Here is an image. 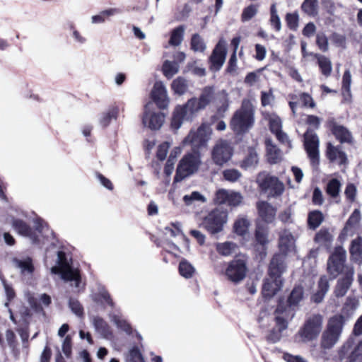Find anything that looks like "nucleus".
I'll return each instance as SVG.
<instances>
[{"mask_svg":"<svg viewBox=\"0 0 362 362\" xmlns=\"http://www.w3.org/2000/svg\"><path fill=\"white\" fill-rule=\"evenodd\" d=\"M324 216L322 213L318 210L310 211L308 217V224L310 228L316 229L322 223Z\"/></svg>","mask_w":362,"mask_h":362,"instance_id":"41","label":"nucleus"},{"mask_svg":"<svg viewBox=\"0 0 362 362\" xmlns=\"http://www.w3.org/2000/svg\"><path fill=\"white\" fill-rule=\"evenodd\" d=\"M27 217V212L20 209H11L6 217V222L11 224L13 230L19 235L28 237L33 243H37L38 240L33 235L31 228L21 218Z\"/></svg>","mask_w":362,"mask_h":362,"instance_id":"11","label":"nucleus"},{"mask_svg":"<svg viewBox=\"0 0 362 362\" xmlns=\"http://www.w3.org/2000/svg\"><path fill=\"white\" fill-rule=\"evenodd\" d=\"M278 247L279 252L273 258L278 257V264L281 263L284 267H286V258L296 255V238L290 230L284 229L279 232Z\"/></svg>","mask_w":362,"mask_h":362,"instance_id":"8","label":"nucleus"},{"mask_svg":"<svg viewBox=\"0 0 362 362\" xmlns=\"http://www.w3.org/2000/svg\"><path fill=\"white\" fill-rule=\"evenodd\" d=\"M182 200L186 206L196 205L197 204H204L206 202V198L200 192L194 191L189 194H185Z\"/></svg>","mask_w":362,"mask_h":362,"instance_id":"39","label":"nucleus"},{"mask_svg":"<svg viewBox=\"0 0 362 362\" xmlns=\"http://www.w3.org/2000/svg\"><path fill=\"white\" fill-rule=\"evenodd\" d=\"M95 331L103 338L110 339L112 332L107 323L101 317L96 316L92 320Z\"/></svg>","mask_w":362,"mask_h":362,"instance_id":"30","label":"nucleus"},{"mask_svg":"<svg viewBox=\"0 0 362 362\" xmlns=\"http://www.w3.org/2000/svg\"><path fill=\"white\" fill-rule=\"evenodd\" d=\"M110 320L118 329H120L127 334L132 333V327L129 323L119 313L110 314Z\"/></svg>","mask_w":362,"mask_h":362,"instance_id":"36","label":"nucleus"},{"mask_svg":"<svg viewBox=\"0 0 362 362\" xmlns=\"http://www.w3.org/2000/svg\"><path fill=\"white\" fill-rule=\"evenodd\" d=\"M226 204L230 206H237L240 205L243 201L242 194L240 192L233 190H228Z\"/></svg>","mask_w":362,"mask_h":362,"instance_id":"50","label":"nucleus"},{"mask_svg":"<svg viewBox=\"0 0 362 362\" xmlns=\"http://www.w3.org/2000/svg\"><path fill=\"white\" fill-rule=\"evenodd\" d=\"M354 274V269H349L343 277L338 279L334 288V293L337 297H342L345 296L352 284Z\"/></svg>","mask_w":362,"mask_h":362,"instance_id":"22","label":"nucleus"},{"mask_svg":"<svg viewBox=\"0 0 362 362\" xmlns=\"http://www.w3.org/2000/svg\"><path fill=\"white\" fill-rule=\"evenodd\" d=\"M227 221L228 212L219 209H215L204 218L202 226L209 233L216 234L222 231Z\"/></svg>","mask_w":362,"mask_h":362,"instance_id":"12","label":"nucleus"},{"mask_svg":"<svg viewBox=\"0 0 362 362\" xmlns=\"http://www.w3.org/2000/svg\"><path fill=\"white\" fill-rule=\"evenodd\" d=\"M304 298V291L303 288L302 286H298L294 287L292 290L288 298V303H286L288 306H291V308H296L300 301L303 300Z\"/></svg>","mask_w":362,"mask_h":362,"instance_id":"34","label":"nucleus"},{"mask_svg":"<svg viewBox=\"0 0 362 362\" xmlns=\"http://www.w3.org/2000/svg\"><path fill=\"white\" fill-rule=\"evenodd\" d=\"M341 187V182L337 178H332L327 184L326 192L331 197L336 198L339 194Z\"/></svg>","mask_w":362,"mask_h":362,"instance_id":"45","label":"nucleus"},{"mask_svg":"<svg viewBox=\"0 0 362 362\" xmlns=\"http://www.w3.org/2000/svg\"><path fill=\"white\" fill-rule=\"evenodd\" d=\"M301 9L309 16L315 17L318 14V1L304 0L301 5Z\"/></svg>","mask_w":362,"mask_h":362,"instance_id":"42","label":"nucleus"},{"mask_svg":"<svg viewBox=\"0 0 362 362\" xmlns=\"http://www.w3.org/2000/svg\"><path fill=\"white\" fill-rule=\"evenodd\" d=\"M228 190L225 189H218L214 197V202L218 205L226 204L227 201Z\"/></svg>","mask_w":362,"mask_h":362,"instance_id":"56","label":"nucleus"},{"mask_svg":"<svg viewBox=\"0 0 362 362\" xmlns=\"http://www.w3.org/2000/svg\"><path fill=\"white\" fill-rule=\"evenodd\" d=\"M165 115L156 110L153 103H148L144 109L142 124L151 130H158L165 122Z\"/></svg>","mask_w":362,"mask_h":362,"instance_id":"13","label":"nucleus"},{"mask_svg":"<svg viewBox=\"0 0 362 362\" xmlns=\"http://www.w3.org/2000/svg\"><path fill=\"white\" fill-rule=\"evenodd\" d=\"M170 146L171 144L168 141H165L158 146L156 152V157L158 160L163 161L166 158Z\"/></svg>","mask_w":362,"mask_h":362,"instance_id":"57","label":"nucleus"},{"mask_svg":"<svg viewBox=\"0 0 362 362\" xmlns=\"http://www.w3.org/2000/svg\"><path fill=\"white\" fill-rule=\"evenodd\" d=\"M179 64L177 62L165 60L162 67L163 74L168 78H171L179 71Z\"/></svg>","mask_w":362,"mask_h":362,"instance_id":"43","label":"nucleus"},{"mask_svg":"<svg viewBox=\"0 0 362 362\" xmlns=\"http://www.w3.org/2000/svg\"><path fill=\"white\" fill-rule=\"evenodd\" d=\"M361 220V213L358 209H355L349 218L344 230H348L349 228L354 227Z\"/></svg>","mask_w":362,"mask_h":362,"instance_id":"58","label":"nucleus"},{"mask_svg":"<svg viewBox=\"0 0 362 362\" xmlns=\"http://www.w3.org/2000/svg\"><path fill=\"white\" fill-rule=\"evenodd\" d=\"M119 114V107L112 105L102 112L98 118V122L103 127H107L112 119L116 120Z\"/></svg>","mask_w":362,"mask_h":362,"instance_id":"28","label":"nucleus"},{"mask_svg":"<svg viewBox=\"0 0 362 362\" xmlns=\"http://www.w3.org/2000/svg\"><path fill=\"white\" fill-rule=\"evenodd\" d=\"M257 209L259 217L266 223H272L276 217V209L266 201L257 203Z\"/></svg>","mask_w":362,"mask_h":362,"instance_id":"23","label":"nucleus"},{"mask_svg":"<svg viewBox=\"0 0 362 362\" xmlns=\"http://www.w3.org/2000/svg\"><path fill=\"white\" fill-rule=\"evenodd\" d=\"M119 13V10L115 8H111L100 11L98 14L91 16L92 24H101L105 23L106 19L110 16Z\"/></svg>","mask_w":362,"mask_h":362,"instance_id":"37","label":"nucleus"},{"mask_svg":"<svg viewBox=\"0 0 362 362\" xmlns=\"http://www.w3.org/2000/svg\"><path fill=\"white\" fill-rule=\"evenodd\" d=\"M332 133L341 143H351L352 141L351 133L344 126L334 125Z\"/></svg>","mask_w":362,"mask_h":362,"instance_id":"31","label":"nucleus"},{"mask_svg":"<svg viewBox=\"0 0 362 362\" xmlns=\"http://www.w3.org/2000/svg\"><path fill=\"white\" fill-rule=\"evenodd\" d=\"M51 273L59 274L61 279L66 282H69L71 286L79 287L81 282L79 271L72 266L71 259H69L64 252H57V265L51 268Z\"/></svg>","mask_w":362,"mask_h":362,"instance_id":"3","label":"nucleus"},{"mask_svg":"<svg viewBox=\"0 0 362 362\" xmlns=\"http://www.w3.org/2000/svg\"><path fill=\"white\" fill-rule=\"evenodd\" d=\"M216 250L223 256H230L235 252L237 245L232 242H224L216 245Z\"/></svg>","mask_w":362,"mask_h":362,"instance_id":"46","label":"nucleus"},{"mask_svg":"<svg viewBox=\"0 0 362 362\" xmlns=\"http://www.w3.org/2000/svg\"><path fill=\"white\" fill-rule=\"evenodd\" d=\"M277 260L278 257L272 258L269 268V276L264 281L262 294L265 298H272L282 287L281 274L286 271V267L281 263L278 264Z\"/></svg>","mask_w":362,"mask_h":362,"instance_id":"4","label":"nucleus"},{"mask_svg":"<svg viewBox=\"0 0 362 362\" xmlns=\"http://www.w3.org/2000/svg\"><path fill=\"white\" fill-rule=\"evenodd\" d=\"M326 155L327 158L332 163L344 165L347 162L346 155L341 150V147L334 146L330 143L327 144Z\"/></svg>","mask_w":362,"mask_h":362,"instance_id":"26","label":"nucleus"},{"mask_svg":"<svg viewBox=\"0 0 362 362\" xmlns=\"http://www.w3.org/2000/svg\"><path fill=\"white\" fill-rule=\"evenodd\" d=\"M214 90L211 86L204 88L199 98H192L182 105H177L173 110L171 127L179 129L185 120H192L197 112L204 109L214 99Z\"/></svg>","mask_w":362,"mask_h":362,"instance_id":"1","label":"nucleus"},{"mask_svg":"<svg viewBox=\"0 0 362 362\" xmlns=\"http://www.w3.org/2000/svg\"><path fill=\"white\" fill-rule=\"evenodd\" d=\"M179 273L185 279H190L193 276L195 269L187 260H182L179 264Z\"/></svg>","mask_w":362,"mask_h":362,"instance_id":"48","label":"nucleus"},{"mask_svg":"<svg viewBox=\"0 0 362 362\" xmlns=\"http://www.w3.org/2000/svg\"><path fill=\"white\" fill-rule=\"evenodd\" d=\"M255 238L257 243L264 245L268 243L267 232L262 228L258 227L255 231Z\"/></svg>","mask_w":362,"mask_h":362,"instance_id":"63","label":"nucleus"},{"mask_svg":"<svg viewBox=\"0 0 362 362\" xmlns=\"http://www.w3.org/2000/svg\"><path fill=\"white\" fill-rule=\"evenodd\" d=\"M323 316L313 314L309 316L298 329L294 338L298 343H308L316 340L322 329Z\"/></svg>","mask_w":362,"mask_h":362,"instance_id":"5","label":"nucleus"},{"mask_svg":"<svg viewBox=\"0 0 362 362\" xmlns=\"http://www.w3.org/2000/svg\"><path fill=\"white\" fill-rule=\"evenodd\" d=\"M247 272L245 257H237L228 263L224 274L229 281L238 284L245 278Z\"/></svg>","mask_w":362,"mask_h":362,"instance_id":"14","label":"nucleus"},{"mask_svg":"<svg viewBox=\"0 0 362 362\" xmlns=\"http://www.w3.org/2000/svg\"><path fill=\"white\" fill-rule=\"evenodd\" d=\"M151 97L156 105L160 109H165L168 107L170 100L165 85L161 81L155 83L151 91Z\"/></svg>","mask_w":362,"mask_h":362,"instance_id":"20","label":"nucleus"},{"mask_svg":"<svg viewBox=\"0 0 362 362\" xmlns=\"http://www.w3.org/2000/svg\"><path fill=\"white\" fill-rule=\"evenodd\" d=\"M315 240L319 244L327 245L332 240V237L327 230H321L316 234Z\"/></svg>","mask_w":362,"mask_h":362,"instance_id":"53","label":"nucleus"},{"mask_svg":"<svg viewBox=\"0 0 362 362\" xmlns=\"http://www.w3.org/2000/svg\"><path fill=\"white\" fill-rule=\"evenodd\" d=\"M258 163H259L258 154L254 149H250L249 151L248 155L242 161V163L240 164V167L245 170L255 168L257 165Z\"/></svg>","mask_w":362,"mask_h":362,"instance_id":"40","label":"nucleus"},{"mask_svg":"<svg viewBox=\"0 0 362 362\" xmlns=\"http://www.w3.org/2000/svg\"><path fill=\"white\" fill-rule=\"evenodd\" d=\"M12 264L13 266L19 271L21 274L24 276H32L35 270L33 260L28 257L13 258L12 259Z\"/></svg>","mask_w":362,"mask_h":362,"instance_id":"25","label":"nucleus"},{"mask_svg":"<svg viewBox=\"0 0 362 362\" xmlns=\"http://www.w3.org/2000/svg\"><path fill=\"white\" fill-rule=\"evenodd\" d=\"M256 182L259 189L267 194L269 198H278L285 190V185L277 177L263 171L258 173Z\"/></svg>","mask_w":362,"mask_h":362,"instance_id":"6","label":"nucleus"},{"mask_svg":"<svg viewBox=\"0 0 362 362\" xmlns=\"http://www.w3.org/2000/svg\"><path fill=\"white\" fill-rule=\"evenodd\" d=\"M299 17L297 13H288L286 21L288 28L291 30H296L298 26Z\"/></svg>","mask_w":362,"mask_h":362,"instance_id":"62","label":"nucleus"},{"mask_svg":"<svg viewBox=\"0 0 362 362\" xmlns=\"http://www.w3.org/2000/svg\"><path fill=\"white\" fill-rule=\"evenodd\" d=\"M171 87L175 93L181 95L187 91L188 83L186 79L180 76L173 81Z\"/></svg>","mask_w":362,"mask_h":362,"instance_id":"44","label":"nucleus"},{"mask_svg":"<svg viewBox=\"0 0 362 362\" xmlns=\"http://www.w3.org/2000/svg\"><path fill=\"white\" fill-rule=\"evenodd\" d=\"M255 109L249 99H243L241 107L233 115L230 121V128L236 134L245 133L250 129L255 122Z\"/></svg>","mask_w":362,"mask_h":362,"instance_id":"2","label":"nucleus"},{"mask_svg":"<svg viewBox=\"0 0 362 362\" xmlns=\"http://www.w3.org/2000/svg\"><path fill=\"white\" fill-rule=\"evenodd\" d=\"M346 258V252L342 247H337L329 257L327 269L330 274L336 276L343 269Z\"/></svg>","mask_w":362,"mask_h":362,"instance_id":"19","label":"nucleus"},{"mask_svg":"<svg viewBox=\"0 0 362 362\" xmlns=\"http://www.w3.org/2000/svg\"><path fill=\"white\" fill-rule=\"evenodd\" d=\"M344 325L340 316H333L327 323L325 330L322 332L320 346L323 349H330L339 341Z\"/></svg>","mask_w":362,"mask_h":362,"instance_id":"9","label":"nucleus"},{"mask_svg":"<svg viewBox=\"0 0 362 362\" xmlns=\"http://www.w3.org/2000/svg\"><path fill=\"white\" fill-rule=\"evenodd\" d=\"M267 156L270 163H276L281 159V151L270 141H266Z\"/></svg>","mask_w":362,"mask_h":362,"instance_id":"35","label":"nucleus"},{"mask_svg":"<svg viewBox=\"0 0 362 362\" xmlns=\"http://www.w3.org/2000/svg\"><path fill=\"white\" fill-rule=\"evenodd\" d=\"M185 33V27L182 25L175 28L172 33L169 40V45L172 46H178L183 40Z\"/></svg>","mask_w":362,"mask_h":362,"instance_id":"47","label":"nucleus"},{"mask_svg":"<svg viewBox=\"0 0 362 362\" xmlns=\"http://www.w3.org/2000/svg\"><path fill=\"white\" fill-rule=\"evenodd\" d=\"M270 23L271 25L276 29V30L279 31L281 29V20L279 15L277 14L275 4H272L271 6Z\"/></svg>","mask_w":362,"mask_h":362,"instance_id":"54","label":"nucleus"},{"mask_svg":"<svg viewBox=\"0 0 362 362\" xmlns=\"http://www.w3.org/2000/svg\"><path fill=\"white\" fill-rule=\"evenodd\" d=\"M227 54L226 42L223 38H221L214 47L210 57V69L216 72L223 66Z\"/></svg>","mask_w":362,"mask_h":362,"instance_id":"18","label":"nucleus"},{"mask_svg":"<svg viewBox=\"0 0 362 362\" xmlns=\"http://www.w3.org/2000/svg\"><path fill=\"white\" fill-rule=\"evenodd\" d=\"M125 361L126 362H145L140 350L136 346L129 349L125 356Z\"/></svg>","mask_w":362,"mask_h":362,"instance_id":"49","label":"nucleus"},{"mask_svg":"<svg viewBox=\"0 0 362 362\" xmlns=\"http://www.w3.org/2000/svg\"><path fill=\"white\" fill-rule=\"evenodd\" d=\"M223 176L224 180L230 182H235L241 177L242 174L237 169L230 168L223 171Z\"/></svg>","mask_w":362,"mask_h":362,"instance_id":"52","label":"nucleus"},{"mask_svg":"<svg viewBox=\"0 0 362 362\" xmlns=\"http://www.w3.org/2000/svg\"><path fill=\"white\" fill-rule=\"evenodd\" d=\"M233 156V148L229 143L225 140L218 141L214 146L211 158L215 164L223 165L227 163Z\"/></svg>","mask_w":362,"mask_h":362,"instance_id":"17","label":"nucleus"},{"mask_svg":"<svg viewBox=\"0 0 362 362\" xmlns=\"http://www.w3.org/2000/svg\"><path fill=\"white\" fill-rule=\"evenodd\" d=\"M329 287L327 278L326 276L321 277L318 282V290L312 297L313 300L317 303L322 302L329 290Z\"/></svg>","mask_w":362,"mask_h":362,"instance_id":"32","label":"nucleus"},{"mask_svg":"<svg viewBox=\"0 0 362 362\" xmlns=\"http://www.w3.org/2000/svg\"><path fill=\"white\" fill-rule=\"evenodd\" d=\"M191 47L194 52H202L206 47L202 37L198 34H194L192 37Z\"/></svg>","mask_w":362,"mask_h":362,"instance_id":"51","label":"nucleus"},{"mask_svg":"<svg viewBox=\"0 0 362 362\" xmlns=\"http://www.w3.org/2000/svg\"><path fill=\"white\" fill-rule=\"evenodd\" d=\"M314 57L317 59L321 73L326 77L329 76L332 71V64L330 59L318 54H315Z\"/></svg>","mask_w":362,"mask_h":362,"instance_id":"38","label":"nucleus"},{"mask_svg":"<svg viewBox=\"0 0 362 362\" xmlns=\"http://www.w3.org/2000/svg\"><path fill=\"white\" fill-rule=\"evenodd\" d=\"M257 12V8L256 6L250 5L246 7L242 13L243 21H247L254 17Z\"/></svg>","mask_w":362,"mask_h":362,"instance_id":"60","label":"nucleus"},{"mask_svg":"<svg viewBox=\"0 0 362 362\" xmlns=\"http://www.w3.org/2000/svg\"><path fill=\"white\" fill-rule=\"evenodd\" d=\"M296 315V308L288 306L284 302H279L274 313V320L276 327L280 332H283L288 328L289 322H291Z\"/></svg>","mask_w":362,"mask_h":362,"instance_id":"15","label":"nucleus"},{"mask_svg":"<svg viewBox=\"0 0 362 362\" xmlns=\"http://www.w3.org/2000/svg\"><path fill=\"white\" fill-rule=\"evenodd\" d=\"M288 105L292 111L293 116L296 114L297 100H300L303 106L314 108L315 103L312 96L307 93H300L299 95L291 94L288 95Z\"/></svg>","mask_w":362,"mask_h":362,"instance_id":"21","label":"nucleus"},{"mask_svg":"<svg viewBox=\"0 0 362 362\" xmlns=\"http://www.w3.org/2000/svg\"><path fill=\"white\" fill-rule=\"evenodd\" d=\"M304 146L313 166L319 164V139L317 134L308 129L304 134Z\"/></svg>","mask_w":362,"mask_h":362,"instance_id":"16","label":"nucleus"},{"mask_svg":"<svg viewBox=\"0 0 362 362\" xmlns=\"http://www.w3.org/2000/svg\"><path fill=\"white\" fill-rule=\"evenodd\" d=\"M269 122L270 130L276 135L277 139L282 144H288L290 145L288 136L281 131L282 122L280 117L274 114L270 115L269 117Z\"/></svg>","mask_w":362,"mask_h":362,"instance_id":"24","label":"nucleus"},{"mask_svg":"<svg viewBox=\"0 0 362 362\" xmlns=\"http://www.w3.org/2000/svg\"><path fill=\"white\" fill-rule=\"evenodd\" d=\"M316 43L319 49L322 52H327L329 49L328 39L327 36L322 33H318L316 36Z\"/></svg>","mask_w":362,"mask_h":362,"instance_id":"59","label":"nucleus"},{"mask_svg":"<svg viewBox=\"0 0 362 362\" xmlns=\"http://www.w3.org/2000/svg\"><path fill=\"white\" fill-rule=\"evenodd\" d=\"M359 306V300L356 297H348L341 309V313L336 316H340L342 318V325L349 320L356 312Z\"/></svg>","mask_w":362,"mask_h":362,"instance_id":"27","label":"nucleus"},{"mask_svg":"<svg viewBox=\"0 0 362 362\" xmlns=\"http://www.w3.org/2000/svg\"><path fill=\"white\" fill-rule=\"evenodd\" d=\"M201 165V154L199 151H193L185 154L177 165L175 180L180 182L192 175L198 171Z\"/></svg>","mask_w":362,"mask_h":362,"instance_id":"7","label":"nucleus"},{"mask_svg":"<svg viewBox=\"0 0 362 362\" xmlns=\"http://www.w3.org/2000/svg\"><path fill=\"white\" fill-rule=\"evenodd\" d=\"M349 358L350 362H360L362 360V340L354 347Z\"/></svg>","mask_w":362,"mask_h":362,"instance_id":"55","label":"nucleus"},{"mask_svg":"<svg viewBox=\"0 0 362 362\" xmlns=\"http://www.w3.org/2000/svg\"><path fill=\"white\" fill-rule=\"evenodd\" d=\"M69 305L71 311L77 316L83 315V308L77 300L70 298Z\"/></svg>","mask_w":362,"mask_h":362,"instance_id":"64","label":"nucleus"},{"mask_svg":"<svg viewBox=\"0 0 362 362\" xmlns=\"http://www.w3.org/2000/svg\"><path fill=\"white\" fill-rule=\"evenodd\" d=\"M250 222L245 216H239L233 225L234 232L240 235L245 236L248 233Z\"/></svg>","mask_w":362,"mask_h":362,"instance_id":"33","label":"nucleus"},{"mask_svg":"<svg viewBox=\"0 0 362 362\" xmlns=\"http://www.w3.org/2000/svg\"><path fill=\"white\" fill-rule=\"evenodd\" d=\"M349 252L354 262L362 263V237L358 236L351 242Z\"/></svg>","mask_w":362,"mask_h":362,"instance_id":"29","label":"nucleus"},{"mask_svg":"<svg viewBox=\"0 0 362 362\" xmlns=\"http://www.w3.org/2000/svg\"><path fill=\"white\" fill-rule=\"evenodd\" d=\"M211 129L206 123L202 124L197 129H192L182 141L184 146L190 145L194 151L207 146L211 139Z\"/></svg>","mask_w":362,"mask_h":362,"instance_id":"10","label":"nucleus"},{"mask_svg":"<svg viewBox=\"0 0 362 362\" xmlns=\"http://www.w3.org/2000/svg\"><path fill=\"white\" fill-rule=\"evenodd\" d=\"M292 215L293 209L291 206H288L279 213V218L284 223H292Z\"/></svg>","mask_w":362,"mask_h":362,"instance_id":"61","label":"nucleus"}]
</instances>
